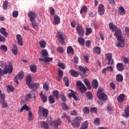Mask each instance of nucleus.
I'll return each instance as SVG.
<instances>
[{
    "mask_svg": "<svg viewBox=\"0 0 129 129\" xmlns=\"http://www.w3.org/2000/svg\"><path fill=\"white\" fill-rule=\"evenodd\" d=\"M62 108L64 110H69L70 109V107L65 104V103H62Z\"/></svg>",
    "mask_w": 129,
    "mask_h": 129,
    "instance_id": "obj_48",
    "label": "nucleus"
},
{
    "mask_svg": "<svg viewBox=\"0 0 129 129\" xmlns=\"http://www.w3.org/2000/svg\"><path fill=\"white\" fill-rule=\"evenodd\" d=\"M97 96L100 100H107V95L103 93V90L102 89H98Z\"/></svg>",
    "mask_w": 129,
    "mask_h": 129,
    "instance_id": "obj_4",
    "label": "nucleus"
},
{
    "mask_svg": "<svg viewBox=\"0 0 129 129\" xmlns=\"http://www.w3.org/2000/svg\"><path fill=\"white\" fill-rule=\"evenodd\" d=\"M116 69L117 71L119 72H122L124 70V67H123V64L121 63H117L116 66Z\"/></svg>",
    "mask_w": 129,
    "mask_h": 129,
    "instance_id": "obj_19",
    "label": "nucleus"
},
{
    "mask_svg": "<svg viewBox=\"0 0 129 129\" xmlns=\"http://www.w3.org/2000/svg\"><path fill=\"white\" fill-rule=\"evenodd\" d=\"M57 51L59 53H63L64 49L61 47H59L57 48Z\"/></svg>",
    "mask_w": 129,
    "mask_h": 129,
    "instance_id": "obj_63",
    "label": "nucleus"
},
{
    "mask_svg": "<svg viewBox=\"0 0 129 129\" xmlns=\"http://www.w3.org/2000/svg\"><path fill=\"white\" fill-rule=\"evenodd\" d=\"M40 98L42 102L45 103L47 102L48 101V97L43 94V92H41L40 93Z\"/></svg>",
    "mask_w": 129,
    "mask_h": 129,
    "instance_id": "obj_21",
    "label": "nucleus"
},
{
    "mask_svg": "<svg viewBox=\"0 0 129 129\" xmlns=\"http://www.w3.org/2000/svg\"><path fill=\"white\" fill-rule=\"evenodd\" d=\"M92 86L94 89H97V87H98V82L97 81V80H93Z\"/></svg>",
    "mask_w": 129,
    "mask_h": 129,
    "instance_id": "obj_34",
    "label": "nucleus"
},
{
    "mask_svg": "<svg viewBox=\"0 0 129 129\" xmlns=\"http://www.w3.org/2000/svg\"><path fill=\"white\" fill-rule=\"evenodd\" d=\"M8 1H5L3 3V9L4 10H7L8 8Z\"/></svg>",
    "mask_w": 129,
    "mask_h": 129,
    "instance_id": "obj_60",
    "label": "nucleus"
},
{
    "mask_svg": "<svg viewBox=\"0 0 129 129\" xmlns=\"http://www.w3.org/2000/svg\"><path fill=\"white\" fill-rule=\"evenodd\" d=\"M32 97L33 98H35L36 96L35 95V94H31V93H29L27 95H26V97H25V99L26 100H27L28 101H29V100H30V99H31V98H32Z\"/></svg>",
    "mask_w": 129,
    "mask_h": 129,
    "instance_id": "obj_31",
    "label": "nucleus"
},
{
    "mask_svg": "<svg viewBox=\"0 0 129 129\" xmlns=\"http://www.w3.org/2000/svg\"><path fill=\"white\" fill-rule=\"evenodd\" d=\"M92 33V30L89 27H87L86 29V36H88L90 35V33Z\"/></svg>",
    "mask_w": 129,
    "mask_h": 129,
    "instance_id": "obj_47",
    "label": "nucleus"
},
{
    "mask_svg": "<svg viewBox=\"0 0 129 129\" xmlns=\"http://www.w3.org/2000/svg\"><path fill=\"white\" fill-rule=\"evenodd\" d=\"M70 72L73 77H78L79 75V73L77 71H74V70H71Z\"/></svg>",
    "mask_w": 129,
    "mask_h": 129,
    "instance_id": "obj_32",
    "label": "nucleus"
},
{
    "mask_svg": "<svg viewBox=\"0 0 129 129\" xmlns=\"http://www.w3.org/2000/svg\"><path fill=\"white\" fill-rule=\"evenodd\" d=\"M77 31L79 36L80 37H83V36H84V28H83L82 26L78 24L77 26Z\"/></svg>",
    "mask_w": 129,
    "mask_h": 129,
    "instance_id": "obj_10",
    "label": "nucleus"
},
{
    "mask_svg": "<svg viewBox=\"0 0 129 129\" xmlns=\"http://www.w3.org/2000/svg\"><path fill=\"white\" fill-rule=\"evenodd\" d=\"M12 52L14 55H17V54H18V47L17 46V45L14 44L13 45Z\"/></svg>",
    "mask_w": 129,
    "mask_h": 129,
    "instance_id": "obj_29",
    "label": "nucleus"
},
{
    "mask_svg": "<svg viewBox=\"0 0 129 129\" xmlns=\"http://www.w3.org/2000/svg\"><path fill=\"white\" fill-rule=\"evenodd\" d=\"M123 61L125 64H128L129 63V57H123Z\"/></svg>",
    "mask_w": 129,
    "mask_h": 129,
    "instance_id": "obj_58",
    "label": "nucleus"
},
{
    "mask_svg": "<svg viewBox=\"0 0 129 129\" xmlns=\"http://www.w3.org/2000/svg\"><path fill=\"white\" fill-rule=\"evenodd\" d=\"M67 53L68 54H72L73 55L74 54V49L71 46H69L67 48Z\"/></svg>",
    "mask_w": 129,
    "mask_h": 129,
    "instance_id": "obj_30",
    "label": "nucleus"
},
{
    "mask_svg": "<svg viewBox=\"0 0 129 129\" xmlns=\"http://www.w3.org/2000/svg\"><path fill=\"white\" fill-rule=\"evenodd\" d=\"M101 52V51L100 50V47L98 46H96L94 48V52H95L97 55H100Z\"/></svg>",
    "mask_w": 129,
    "mask_h": 129,
    "instance_id": "obj_36",
    "label": "nucleus"
},
{
    "mask_svg": "<svg viewBox=\"0 0 129 129\" xmlns=\"http://www.w3.org/2000/svg\"><path fill=\"white\" fill-rule=\"evenodd\" d=\"M79 70H80V71H81V72H82L83 73H86V72H87V71H88V69H87V68L86 67L83 68L81 66H80L79 67Z\"/></svg>",
    "mask_w": 129,
    "mask_h": 129,
    "instance_id": "obj_37",
    "label": "nucleus"
},
{
    "mask_svg": "<svg viewBox=\"0 0 129 129\" xmlns=\"http://www.w3.org/2000/svg\"><path fill=\"white\" fill-rule=\"evenodd\" d=\"M34 119V115H33V113L30 111L28 112V120L29 121H32Z\"/></svg>",
    "mask_w": 129,
    "mask_h": 129,
    "instance_id": "obj_42",
    "label": "nucleus"
},
{
    "mask_svg": "<svg viewBox=\"0 0 129 129\" xmlns=\"http://www.w3.org/2000/svg\"><path fill=\"white\" fill-rule=\"evenodd\" d=\"M112 106L111 105H108L107 110L108 111H112Z\"/></svg>",
    "mask_w": 129,
    "mask_h": 129,
    "instance_id": "obj_64",
    "label": "nucleus"
},
{
    "mask_svg": "<svg viewBox=\"0 0 129 129\" xmlns=\"http://www.w3.org/2000/svg\"><path fill=\"white\" fill-rule=\"evenodd\" d=\"M56 37L59 39V42L61 43V44H65V41H64L65 39V34L61 32V31H58L56 33Z\"/></svg>",
    "mask_w": 129,
    "mask_h": 129,
    "instance_id": "obj_7",
    "label": "nucleus"
},
{
    "mask_svg": "<svg viewBox=\"0 0 129 129\" xmlns=\"http://www.w3.org/2000/svg\"><path fill=\"white\" fill-rule=\"evenodd\" d=\"M63 81L65 82L66 86L68 87L69 86V80L67 77H63Z\"/></svg>",
    "mask_w": 129,
    "mask_h": 129,
    "instance_id": "obj_51",
    "label": "nucleus"
},
{
    "mask_svg": "<svg viewBox=\"0 0 129 129\" xmlns=\"http://www.w3.org/2000/svg\"><path fill=\"white\" fill-rule=\"evenodd\" d=\"M98 12L99 16H103L105 12L104 6H103L102 4H100L98 8Z\"/></svg>",
    "mask_w": 129,
    "mask_h": 129,
    "instance_id": "obj_15",
    "label": "nucleus"
},
{
    "mask_svg": "<svg viewBox=\"0 0 129 129\" xmlns=\"http://www.w3.org/2000/svg\"><path fill=\"white\" fill-rule=\"evenodd\" d=\"M122 34V32H121L120 29L118 28L115 31L114 36L116 37V39H120L121 38H123Z\"/></svg>",
    "mask_w": 129,
    "mask_h": 129,
    "instance_id": "obj_13",
    "label": "nucleus"
},
{
    "mask_svg": "<svg viewBox=\"0 0 129 129\" xmlns=\"http://www.w3.org/2000/svg\"><path fill=\"white\" fill-rule=\"evenodd\" d=\"M117 42L115 44L116 47L118 48H123L124 47V38L122 37L121 38L117 39Z\"/></svg>",
    "mask_w": 129,
    "mask_h": 129,
    "instance_id": "obj_8",
    "label": "nucleus"
},
{
    "mask_svg": "<svg viewBox=\"0 0 129 129\" xmlns=\"http://www.w3.org/2000/svg\"><path fill=\"white\" fill-rule=\"evenodd\" d=\"M84 83H85V85H86L88 89H91V86L90 85L89 80H88L87 79H85L84 80Z\"/></svg>",
    "mask_w": 129,
    "mask_h": 129,
    "instance_id": "obj_33",
    "label": "nucleus"
},
{
    "mask_svg": "<svg viewBox=\"0 0 129 129\" xmlns=\"http://www.w3.org/2000/svg\"><path fill=\"white\" fill-rule=\"evenodd\" d=\"M39 45L41 48L44 49V48L46 47V41H45V40L39 41Z\"/></svg>",
    "mask_w": 129,
    "mask_h": 129,
    "instance_id": "obj_43",
    "label": "nucleus"
},
{
    "mask_svg": "<svg viewBox=\"0 0 129 129\" xmlns=\"http://www.w3.org/2000/svg\"><path fill=\"white\" fill-rule=\"evenodd\" d=\"M26 84L29 88H31L32 90H36L40 87L39 83H32V77L30 75H28L26 77Z\"/></svg>",
    "mask_w": 129,
    "mask_h": 129,
    "instance_id": "obj_2",
    "label": "nucleus"
},
{
    "mask_svg": "<svg viewBox=\"0 0 129 129\" xmlns=\"http://www.w3.org/2000/svg\"><path fill=\"white\" fill-rule=\"evenodd\" d=\"M16 39L17 40V43L19 46H23L24 43L23 41V37L20 34H17L16 35Z\"/></svg>",
    "mask_w": 129,
    "mask_h": 129,
    "instance_id": "obj_16",
    "label": "nucleus"
},
{
    "mask_svg": "<svg viewBox=\"0 0 129 129\" xmlns=\"http://www.w3.org/2000/svg\"><path fill=\"white\" fill-rule=\"evenodd\" d=\"M49 10L50 15H51V16H54L55 15V10H54V8L50 7Z\"/></svg>",
    "mask_w": 129,
    "mask_h": 129,
    "instance_id": "obj_54",
    "label": "nucleus"
},
{
    "mask_svg": "<svg viewBox=\"0 0 129 129\" xmlns=\"http://www.w3.org/2000/svg\"><path fill=\"white\" fill-rule=\"evenodd\" d=\"M88 127V122L86 121L84 123H83L80 129H87Z\"/></svg>",
    "mask_w": 129,
    "mask_h": 129,
    "instance_id": "obj_44",
    "label": "nucleus"
},
{
    "mask_svg": "<svg viewBox=\"0 0 129 129\" xmlns=\"http://www.w3.org/2000/svg\"><path fill=\"white\" fill-rule=\"evenodd\" d=\"M30 70L31 72L35 73V72H37V66L35 65H32L30 66Z\"/></svg>",
    "mask_w": 129,
    "mask_h": 129,
    "instance_id": "obj_46",
    "label": "nucleus"
},
{
    "mask_svg": "<svg viewBox=\"0 0 129 129\" xmlns=\"http://www.w3.org/2000/svg\"><path fill=\"white\" fill-rule=\"evenodd\" d=\"M100 122V120H99V118H96L94 120V123L95 124L98 125Z\"/></svg>",
    "mask_w": 129,
    "mask_h": 129,
    "instance_id": "obj_57",
    "label": "nucleus"
},
{
    "mask_svg": "<svg viewBox=\"0 0 129 129\" xmlns=\"http://www.w3.org/2000/svg\"><path fill=\"white\" fill-rule=\"evenodd\" d=\"M90 111L94 113H96L97 112V108L95 107H92L90 109Z\"/></svg>",
    "mask_w": 129,
    "mask_h": 129,
    "instance_id": "obj_61",
    "label": "nucleus"
},
{
    "mask_svg": "<svg viewBox=\"0 0 129 129\" xmlns=\"http://www.w3.org/2000/svg\"><path fill=\"white\" fill-rule=\"evenodd\" d=\"M79 43L82 45V46H84V43H85V39L81 37L78 38V40Z\"/></svg>",
    "mask_w": 129,
    "mask_h": 129,
    "instance_id": "obj_39",
    "label": "nucleus"
},
{
    "mask_svg": "<svg viewBox=\"0 0 129 129\" xmlns=\"http://www.w3.org/2000/svg\"><path fill=\"white\" fill-rule=\"evenodd\" d=\"M52 94L55 96L56 99H59V91L55 90H54L52 92Z\"/></svg>",
    "mask_w": 129,
    "mask_h": 129,
    "instance_id": "obj_45",
    "label": "nucleus"
},
{
    "mask_svg": "<svg viewBox=\"0 0 129 129\" xmlns=\"http://www.w3.org/2000/svg\"><path fill=\"white\" fill-rule=\"evenodd\" d=\"M125 96L124 94H120L117 97V101L119 103H121L124 100Z\"/></svg>",
    "mask_w": 129,
    "mask_h": 129,
    "instance_id": "obj_27",
    "label": "nucleus"
},
{
    "mask_svg": "<svg viewBox=\"0 0 129 129\" xmlns=\"http://www.w3.org/2000/svg\"><path fill=\"white\" fill-rule=\"evenodd\" d=\"M58 67H60V68H61V69H65V67H66L65 64L63 63L59 62L58 63Z\"/></svg>",
    "mask_w": 129,
    "mask_h": 129,
    "instance_id": "obj_59",
    "label": "nucleus"
},
{
    "mask_svg": "<svg viewBox=\"0 0 129 129\" xmlns=\"http://www.w3.org/2000/svg\"><path fill=\"white\" fill-rule=\"evenodd\" d=\"M61 124H62V121L60 118L55 119L50 123V125H53L54 127H57V126H58L59 125H61Z\"/></svg>",
    "mask_w": 129,
    "mask_h": 129,
    "instance_id": "obj_11",
    "label": "nucleus"
},
{
    "mask_svg": "<svg viewBox=\"0 0 129 129\" xmlns=\"http://www.w3.org/2000/svg\"><path fill=\"white\" fill-rule=\"evenodd\" d=\"M30 22L31 23V25L33 28H35V27H37L38 26V24H37V22H36L35 20H30Z\"/></svg>",
    "mask_w": 129,
    "mask_h": 129,
    "instance_id": "obj_49",
    "label": "nucleus"
},
{
    "mask_svg": "<svg viewBox=\"0 0 129 129\" xmlns=\"http://www.w3.org/2000/svg\"><path fill=\"white\" fill-rule=\"evenodd\" d=\"M109 28L112 32H114V31L117 29V27L115 25L113 24L112 23H110L109 24Z\"/></svg>",
    "mask_w": 129,
    "mask_h": 129,
    "instance_id": "obj_24",
    "label": "nucleus"
},
{
    "mask_svg": "<svg viewBox=\"0 0 129 129\" xmlns=\"http://www.w3.org/2000/svg\"><path fill=\"white\" fill-rule=\"evenodd\" d=\"M118 12L120 14V15H124L125 14V10L123 9V7H121L118 8Z\"/></svg>",
    "mask_w": 129,
    "mask_h": 129,
    "instance_id": "obj_41",
    "label": "nucleus"
},
{
    "mask_svg": "<svg viewBox=\"0 0 129 129\" xmlns=\"http://www.w3.org/2000/svg\"><path fill=\"white\" fill-rule=\"evenodd\" d=\"M40 54L43 58H39V61L40 62H52L53 58L49 57V53L46 49H43L41 51Z\"/></svg>",
    "mask_w": 129,
    "mask_h": 129,
    "instance_id": "obj_1",
    "label": "nucleus"
},
{
    "mask_svg": "<svg viewBox=\"0 0 129 129\" xmlns=\"http://www.w3.org/2000/svg\"><path fill=\"white\" fill-rule=\"evenodd\" d=\"M48 101L50 104L55 103V98H54V96L53 95H50L48 97Z\"/></svg>",
    "mask_w": 129,
    "mask_h": 129,
    "instance_id": "obj_38",
    "label": "nucleus"
},
{
    "mask_svg": "<svg viewBox=\"0 0 129 129\" xmlns=\"http://www.w3.org/2000/svg\"><path fill=\"white\" fill-rule=\"evenodd\" d=\"M43 88L45 91H48L49 90V86L46 83H45L43 86Z\"/></svg>",
    "mask_w": 129,
    "mask_h": 129,
    "instance_id": "obj_56",
    "label": "nucleus"
},
{
    "mask_svg": "<svg viewBox=\"0 0 129 129\" xmlns=\"http://www.w3.org/2000/svg\"><path fill=\"white\" fill-rule=\"evenodd\" d=\"M86 97L89 99H92V94L90 92H87L86 94Z\"/></svg>",
    "mask_w": 129,
    "mask_h": 129,
    "instance_id": "obj_50",
    "label": "nucleus"
},
{
    "mask_svg": "<svg viewBox=\"0 0 129 129\" xmlns=\"http://www.w3.org/2000/svg\"><path fill=\"white\" fill-rule=\"evenodd\" d=\"M70 91H71V93H70L68 94V96L69 98H71V97H73L75 100H78V99L77 98V97L76 96V95H75V92H74V91H73V90H71Z\"/></svg>",
    "mask_w": 129,
    "mask_h": 129,
    "instance_id": "obj_25",
    "label": "nucleus"
},
{
    "mask_svg": "<svg viewBox=\"0 0 129 129\" xmlns=\"http://www.w3.org/2000/svg\"><path fill=\"white\" fill-rule=\"evenodd\" d=\"M0 49L2 50V51H5V52H7L8 51V47L5 45H2L0 46Z\"/></svg>",
    "mask_w": 129,
    "mask_h": 129,
    "instance_id": "obj_52",
    "label": "nucleus"
},
{
    "mask_svg": "<svg viewBox=\"0 0 129 129\" xmlns=\"http://www.w3.org/2000/svg\"><path fill=\"white\" fill-rule=\"evenodd\" d=\"M106 57L108 61V65H112V64L114 63L113 59H112V54H111V53H107Z\"/></svg>",
    "mask_w": 129,
    "mask_h": 129,
    "instance_id": "obj_14",
    "label": "nucleus"
},
{
    "mask_svg": "<svg viewBox=\"0 0 129 129\" xmlns=\"http://www.w3.org/2000/svg\"><path fill=\"white\" fill-rule=\"evenodd\" d=\"M39 124L40 127L44 129H49V124L45 121H41L39 122Z\"/></svg>",
    "mask_w": 129,
    "mask_h": 129,
    "instance_id": "obj_18",
    "label": "nucleus"
},
{
    "mask_svg": "<svg viewBox=\"0 0 129 129\" xmlns=\"http://www.w3.org/2000/svg\"><path fill=\"white\" fill-rule=\"evenodd\" d=\"M61 117L62 118H66L68 121V122H71V120L70 119V117L67 116V115H66V113H62L61 114Z\"/></svg>",
    "mask_w": 129,
    "mask_h": 129,
    "instance_id": "obj_40",
    "label": "nucleus"
},
{
    "mask_svg": "<svg viewBox=\"0 0 129 129\" xmlns=\"http://www.w3.org/2000/svg\"><path fill=\"white\" fill-rule=\"evenodd\" d=\"M24 78V72H20L17 76L14 77V80L16 81L17 85L19 84L18 80H22Z\"/></svg>",
    "mask_w": 129,
    "mask_h": 129,
    "instance_id": "obj_12",
    "label": "nucleus"
},
{
    "mask_svg": "<svg viewBox=\"0 0 129 129\" xmlns=\"http://www.w3.org/2000/svg\"><path fill=\"white\" fill-rule=\"evenodd\" d=\"M49 113V110L42 106L39 107L38 114L39 115H42L43 117H47L48 114Z\"/></svg>",
    "mask_w": 129,
    "mask_h": 129,
    "instance_id": "obj_5",
    "label": "nucleus"
},
{
    "mask_svg": "<svg viewBox=\"0 0 129 129\" xmlns=\"http://www.w3.org/2000/svg\"><path fill=\"white\" fill-rule=\"evenodd\" d=\"M28 18H29L30 21L36 20L37 18V15L36 13L33 11H30L28 13Z\"/></svg>",
    "mask_w": 129,
    "mask_h": 129,
    "instance_id": "obj_17",
    "label": "nucleus"
},
{
    "mask_svg": "<svg viewBox=\"0 0 129 129\" xmlns=\"http://www.w3.org/2000/svg\"><path fill=\"white\" fill-rule=\"evenodd\" d=\"M6 98L0 99V104H2V108H8L9 105L7 102L5 101Z\"/></svg>",
    "mask_w": 129,
    "mask_h": 129,
    "instance_id": "obj_20",
    "label": "nucleus"
},
{
    "mask_svg": "<svg viewBox=\"0 0 129 129\" xmlns=\"http://www.w3.org/2000/svg\"><path fill=\"white\" fill-rule=\"evenodd\" d=\"M12 72L13 65L9 64L8 68L7 66L5 65L4 70H2V69H0V80L1 79V77H2L4 74H8V73H9V74H12Z\"/></svg>",
    "mask_w": 129,
    "mask_h": 129,
    "instance_id": "obj_3",
    "label": "nucleus"
},
{
    "mask_svg": "<svg viewBox=\"0 0 129 129\" xmlns=\"http://www.w3.org/2000/svg\"><path fill=\"white\" fill-rule=\"evenodd\" d=\"M83 112H84L85 114L89 113V108H88V107H85L83 108Z\"/></svg>",
    "mask_w": 129,
    "mask_h": 129,
    "instance_id": "obj_55",
    "label": "nucleus"
},
{
    "mask_svg": "<svg viewBox=\"0 0 129 129\" xmlns=\"http://www.w3.org/2000/svg\"><path fill=\"white\" fill-rule=\"evenodd\" d=\"M76 85L78 87H79L80 91L82 93H84L86 91V87L81 81H78L76 83Z\"/></svg>",
    "mask_w": 129,
    "mask_h": 129,
    "instance_id": "obj_9",
    "label": "nucleus"
},
{
    "mask_svg": "<svg viewBox=\"0 0 129 129\" xmlns=\"http://www.w3.org/2000/svg\"><path fill=\"white\" fill-rule=\"evenodd\" d=\"M87 12V7L85 6H83L80 11V14L82 15V14H86Z\"/></svg>",
    "mask_w": 129,
    "mask_h": 129,
    "instance_id": "obj_35",
    "label": "nucleus"
},
{
    "mask_svg": "<svg viewBox=\"0 0 129 129\" xmlns=\"http://www.w3.org/2000/svg\"><path fill=\"white\" fill-rule=\"evenodd\" d=\"M122 115L126 118L129 117V105H127L126 107L125 108L124 114Z\"/></svg>",
    "mask_w": 129,
    "mask_h": 129,
    "instance_id": "obj_23",
    "label": "nucleus"
},
{
    "mask_svg": "<svg viewBox=\"0 0 129 129\" xmlns=\"http://www.w3.org/2000/svg\"><path fill=\"white\" fill-rule=\"evenodd\" d=\"M6 98V95L2 93V90L0 89V99Z\"/></svg>",
    "mask_w": 129,
    "mask_h": 129,
    "instance_id": "obj_62",
    "label": "nucleus"
},
{
    "mask_svg": "<svg viewBox=\"0 0 129 129\" xmlns=\"http://www.w3.org/2000/svg\"><path fill=\"white\" fill-rule=\"evenodd\" d=\"M81 117H76L74 120L71 121L72 125L74 127H77L78 126H80V122H81Z\"/></svg>",
    "mask_w": 129,
    "mask_h": 129,
    "instance_id": "obj_6",
    "label": "nucleus"
},
{
    "mask_svg": "<svg viewBox=\"0 0 129 129\" xmlns=\"http://www.w3.org/2000/svg\"><path fill=\"white\" fill-rule=\"evenodd\" d=\"M60 17L58 16L57 15H54V20H53V24L54 25H58V24H60Z\"/></svg>",
    "mask_w": 129,
    "mask_h": 129,
    "instance_id": "obj_22",
    "label": "nucleus"
},
{
    "mask_svg": "<svg viewBox=\"0 0 129 129\" xmlns=\"http://www.w3.org/2000/svg\"><path fill=\"white\" fill-rule=\"evenodd\" d=\"M116 81L117 82H122L123 81V76L121 74H117L116 76Z\"/></svg>",
    "mask_w": 129,
    "mask_h": 129,
    "instance_id": "obj_26",
    "label": "nucleus"
},
{
    "mask_svg": "<svg viewBox=\"0 0 129 129\" xmlns=\"http://www.w3.org/2000/svg\"><path fill=\"white\" fill-rule=\"evenodd\" d=\"M0 33L3 35L5 38H7L8 37V33L6 32V29L4 27H2L0 29Z\"/></svg>",
    "mask_w": 129,
    "mask_h": 129,
    "instance_id": "obj_28",
    "label": "nucleus"
},
{
    "mask_svg": "<svg viewBox=\"0 0 129 129\" xmlns=\"http://www.w3.org/2000/svg\"><path fill=\"white\" fill-rule=\"evenodd\" d=\"M13 18H18L19 16V12L18 11H14L12 13Z\"/></svg>",
    "mask_w": 129,
    "mask_h": 129,
    "instance_id": "obj_53",
    "label": "nucleus"
}]
</instances>
